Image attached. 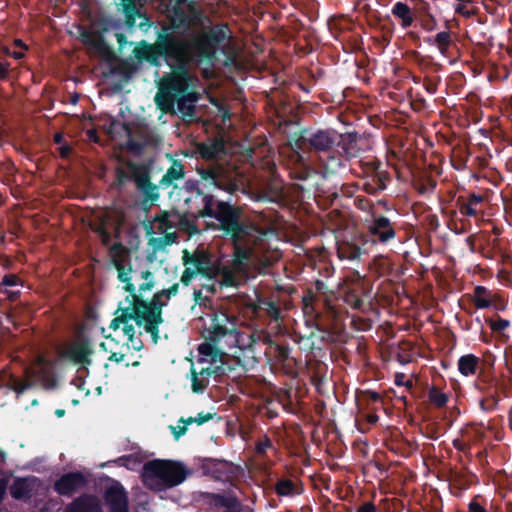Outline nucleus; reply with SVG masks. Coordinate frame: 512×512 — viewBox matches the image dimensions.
<instances>
[{
	"label": "nucleus",
	"mask_w": 512,
	"mask_h": 512,
	"mask_svg": "<svg viewBox=\"0 0 512 512\" xmlns=\"http://www.w3.org/2000/svg\"><path fill=\"white\" fill-rule=\"evenodd\" d=\"M192 475V471L178 461L155 459L143 466V482L154 491L175 487Z\"/></svg>",
	"instance_id": "6"
},
{
	"label": "nucleus",
	"mask_w": 512,
	"mask_h": 512,
	"mask_svg": "<svg viewBox=\"0 0 512 512\" xmlns=\"http://www.w3.org/2000/svg\"><path fill=\"white\" fill-rule=\"evenodd\" d=\"M94 353V349L90 339L82 338L74 341L64 351L63 357L71 360L74 364L81 365L84 369L92 364L91 356Z\"/></svg>",
	"instance_id": "20"
},
{
	"label": "nucleus",
	"mask_w": 512,
	"mask_h": 512,
	"mask_svg": "<svg viewBox=\"0 0 512 512\" xmlns=\"http://www.w3.org/2000/svg\"><path fill=\"white\" fill-rule=\"evenodd\" d=\"M259 309L265 312L271 319L277 321L280 319L281 309L279 305L267 298L259 299Z\"/></svg>",
	"instance_id": "47"
},
{
	"label": "nucleus",
	"mask_w": 512,
	"mask_h": 512,
	"mask_svg": "<svg viewBox=\"0 0 512 512\" xmlns=\"http://www.w3.org/2000/svg\"><path fill=\"white\" fill-rule=\"evenodd\" d=\"M185 0H177L176 4L169 9L168 20L175 29L186 31L191 28L194 20L204 17L194 4H189V13L182 7Z\"/></svg>",
	"instance_id": "16"
},
{
	"label": "nucleus",
	"mask_w": 512,
	"mask_h": 512,
	"mask_svg": "<svg viewBox=\"0 0 512 512\" xmlns=\"http://www.w3.org/2000/svg\"><path fill=\"white\" fill-rule=\"evenodd\" d=\"M114 125H121L123 130L126 132V134H127L126 147L129 151H131L133 153H137V154H140L143 152L145 145H146L145 142L137 141V140L133 139L132 129L128 123H119V122L113 120L111 123L110 131H112V127Z\"/></svg>",
	"instance_id": "41"
},
{
	"label": "nucleus",
	"mask_w": 512,
	"mask_h": 512,
	"mask_svg": "<svg viewBox=\"0 0 512 512\" xmlns=\"http://www.w3.org/2000/svg\"><path fill=\"white\" fill-rule=\"evenodd\" d=\"M356 208L361 211H369L373 208V202L364 196H357L354 200Z\"/></svg>",
	"instance_id": "59"
},
{
	"label": "nucleus",
	"mask_w": 512,
	"mask_h": 512,
	"mask_svg": "<svg viewBox=\"0 0 512 512\" xmlns=\"http://www.w3.org/2000/svg\"><path fill=\"white\" fill-rule=\"evenodd\" d=\"M185 177L184 166L181 161L174 160L159 181V186L163 189L170 187L174 181L182 180Z\"/></svg>",
	"instance_id": "33"
},
{
	"label": "nucleus",
	"mask_w": 512,
	"mask_h": 512,
	"mask_svg": "<svg viewBox=\"0 0 512 512\" xmlns=\"http://www.w3.org/2000/svg\"><path fill=\"white\" fill-rule=\"evenodd\" d=\"M351 173L360 179L359 188L368 195L377 196L385 191L392 181L389 165L377 157H362L351 165Z\"/></svg>",
	"instance_id": "7"
},
{
	"label": "nucleus",
	"mask_w": 512,
	"mask_h": 512,
	"mask_svg": "<svg viewBox=\"0 0 512 512\" xmlns=\"http://www.w3.org/2000/svg\"><path fill=\"white\" fill-rule=\"evenodd\" d=\"M138 300L146 317L145 331L151 335L153 342L157 343L159 339V325L164 321L162 310L167 303L162 300L158 293H155L149 302L140 295H138Z\"/></svg>",
	"instance_id": "13"
},
{
	"label": "nucleus",
	"mask_w": 512,
	"mask_h": 512,
	"mask_svg": "<svg viewBox=\"0 0 512 512\" xmlns=\"http://www.w3.org/2000/svg\"><path fill=\"white\" fill-rule=\"evenodd\" d=\"M191 373V389L194 393H202L208 387L209 382L196 373V367L192 364L190 368Z\"/></svg>",
	"instance_id": "49"
},
{
	"label": "nucleus",
	"mask_w": 512,
	"mask_h": 512,
	"mask_svg": "<svg viewBox=\"0 0 512 512\" xmlns=\"http://www.w3.org/2000/svg\"><path fill=\"white\" fill-rule=\"evenodd\" d=\"M393 16L400 20L403 29L409 28L414 22V15L408 4L404 2H396L391 10Z\"/></svg>",
	"instance_id": "36"
},
{
	"label": "nucleus",
	"mask_w": 512,
	"mask_h": 512,
	"mask_svg": "<svg viewBox=\"0 0 512 512\" xmlns=\"http://www.w3.org/2000/svg\"><path fill=\"white\" fill-rule=\"evenodd\" d=\"M274 489L276 494L281 497L294 496L299 494L296 484L287 478L279 479L275 483Z\"/></svg>",
	"instance_id": "45"
},
{
	"label": "nucleus",
	"mask_w": 512,
	"mask_h": 512,
	"mask_svg": "<svg viewBox=\"0 0 512 512\" xmlns=\"http://www.w3.org/2000/svg\"><path fill=\"white\" fill-rule=\"evenodd\" d=\"M198 352L201 355L198 364L205 362L220 364L222 362L225 365L227 354L223 352L221 344L215 341L205 340L204 343L199 345Z\"/></svg>",
	"instance_id": "25"
},
{
	"label": "nucleus",
	"mask_w": 512,
	"mask_h": 512,
	"mask_svg": "<svg viewBox=\"0 0 512 512\" xmlns=\"http://www.w3.org/2000/svg\"><path fill=\"white\" fill-rule=\"evenodd\" d=\"M437 186V181L428 174L420 175L413 180L414 189L421 195H431Z\"/></svg>",
	"instance_id": "38"
},
{
	"label": "nucleus",
	"mask_w": 512,
	"mask_h": 512,
	"mask_svg": "<svg viewBox=\"0 0 512 512\" xmlns=\"http://www.w3.org/2000/svg\"><path fill=\"white\" fill-rule=\"evenodd\" d=\"M340 140L335 148V153H338L342 158V169L345 167V161L356 158L360 152L357 144L356 134H340Z\"/></svg>",
	"instance_id": "28"
},
{
	"label": "nucleus",
	"mask_w": 512,
	"mask_h": 512,
	"mask_svg": "<svg viewBox=\"0 0 512 512\" xmlns=\"http://www.w3.org/2000/svg\"><path fill=\"white\" fill-rule=\"evenodd\" d=\"M273 448V444L271 439L264 435L261 439L257 440L255 443V451L256 454L260 457L264 456L268 449Z\"/></svg>",
	"instance_id": "53"
},
{
	"label": "nucleus",
	"mask_w": 512,
	"mask_h": 512,
	"mask_svg": "<svg viewBox=\"0 0 512 512\" xmlns=\"http://www.w3.org/2000/svg\"><path fill=\"white\" fill-rule=\"evenodd\" d=\"M373 263L380 274H388L391 271V264L384 255L376 256Z\"/></svg>",
	"instance_id": "54"
},
{
	"label": "nucleus",
	"mask_w": 512,
	"mask_h": 512,
	"mask_svg": "<svg viewBox=\"0 0 512 512\" xmlns=\"http://www.w3.org/2000/svg\"><path fill=\"white\" fill-rule=\"evenodd\" d=\"M103 499L109 512H129L128 495L120 482L113 481L105 489Z\"/></svg>",
	"instance_id": "21"
},
{
	"label": "nucleus",
	"mask_w": 512,
	"mask_h": 512,
	"mask_svg": "<svg viewBox=\"0 0 512 512\" xmlns=\"http://www.w3.org/2000/svg\"><path fill=\"white\" fill-rule=\"evenodd\" d=\"M188 207L187 213L190 214L193 218L199 219L198 211L202 209L204 203L201 200L197 202L185 203Z\"/></svg>",
	"instance_id": "63"
},
{
	"label": "nucleus",
	"mask_w": 512,
	"mask_h": 512,
	"mask_svg": "<svg viewBox=\"0 0 512 512\" xmlns=\"http://www.w3.org/2000/svg\"><path fill=\"white\" fill-rule=\"evenodd\" d=\"M480 496L474 497L468 505V512H488L486 508L478 501Z\"/></svg>",
	"instance_id": "64"
},
{
	"label": "nucleus",
	"mask_w": 512,
	"mask_h": 512,
	"mask_svg": "<svg viewBox=\"0 0 512 512\" xmlns=\"http://www.w3.org/2000/svg\"><path fill=\"white\" fill-rule=\"evenodd\" d=\"M485 321L489 325L491 330L497 333L506 330L510 326V321L503 319L501 317H498L496 320L492 318H487Z\"/></svg>",
	"instance_id": "52"
},
{
	"label": "nucleus",
	"mask_w": 512,
	"mask_h": 512,
	"mask_svg": "<svg viewBox=\"0 0 512 512\" xmlns=\"http://www.w3.org/2000/svg\"><path fill=\"white\" fill-rule=\"evenodd\" d=\"M480 363V358L474 354L463 355L457 362L458 371L465 377L476 375L480 368Z\"/></svg>",
	"instance_id": "35"
},
{
	"label": "nucleus",
	"mask_w": 512,
	"mask_h": 512,
	"mask_svg": "<svg viewBox=\"0 0 512 512\" xmlns=\"http://www.w3.org/2000/svg\"><path fill=\"white\" fill-rule=\"evenodd\" d=\"M493 295L485 286L478 285L474 288L473 303L477 309L490 308L493 304Z\"/></svg>",
	"instance_id": "39"
},
{
	"label": "nucleus",
	"mask_w": 512,
	"mask_h": 512,
	"mask_svg": "<svg viewBox=\"0 0 512 512\" xmlns=\"http://www.w3.org/2000/svg\"><path fill=\"white\" fill-rule=\"evenodd\" d=\"M126 301L129 302L127 307L118 308V310L121 311L119 318L121 319L122 324H126L129 323L130 320H134L137 326H145L146 317L142 312V307L139 305L138 295L127 296Z\"/></svg>",
	"instance_id": "26"
},
{
	"label": "nucleus",
	"mask_w": 512,
	"mask_h": 512,
	"mask_svg": "<svg viewBox=\"0 0 512 512\" xmlns=\"http://www.w3.org/2000/svg\"><path fill=\"white\" fill-rule=\"evenodd\" d=\"M130 180H132L131 174L129 175L121 166H117L115 169V180L113 182V187L117 190H122L125 184Z\"/></svg>",
	"instance_id": "50"
},
{
	"label": "nucleus",
	"mask_w": 512,
	"mask_h": 512,
	"mask_svg": "<svg viewBox=\"0 0 512 512\" xmlns=\"http://www.w3.org/2000/svg\"><path fill=\"white\" fill-rule=\"evenodd\" d=\"M339 138L340 133L334 129H305L297 141L300 147L317 155L318 170L324 178L335 175L342 169V158L335 153Z\"/></svg>",
	"instance_id": "4"
},
{
	"label": "nucleus",
	"mask_w": 512,
	"mask_h": 512,
	"mask_svg": "<svg viewBox=\"0 0 512 512\" xmlns=\"http://www.w3.org/2000/svg\"><path fill=\"white\" fill-rule=\"evenodd\" d=\"M440 83V77H429L426 76L423 80V86L429 94H435Z\"/></svg>",
	"instance_id": "57"
},
{
	"label": "nucleus",
	"mask_w": 512,
	"mask_h": 512,
	"mask_svg": "<svg viewBox=\"0 0 512 512\" xmlns=\"http://www.w3.org/2000/svg\"><path fill=\"white\" fill-rule=\"evenodd\" d=\"M64 512H103V509L97 496L82 494L67 504Z\"/></svg>",
	"instance_id": "27"
},
{
	"label": "nucleus",
	"mask_w": 512,
	"mask_h": 512,
	"mask_svg": "<svg viewBox=\"0 0 512 512\" xmlns=\"http://www.w3.org/2000/svg\"><path fill=\"white\" fill-rule=\"evenodd\" d=\"M292 162L289 172L292 179L306 181L317 172L298 151L293 152Z\"/></svg>",
	"instance_id": "29"
},
{
	"label": "nucleus",
	"mask_w": 512,
	"mask_h": 512,
	"mask_svg": "<svg viewBox=\"0 0 512 512\" xmlns=\"http://www.w3.org/2000/svg\"><path fill=\"white\" fill-rule=\"evenodd\" d=\"M88 480L80 471L62 474L53 484V490L60 496L71 497L86 487Z\"/></svg>",
	"instance_id": "18"
},
{
	"label": "nucleus",
	"mask_w": 512,
	"mask_h": 512,
	"mask_svg": "<svg viewBox=\"0 0 512 512\" xmlns=\"http://www.w3.org/2000/svg\"><path fill=\"white\" fill-rule=\"evenodd\" d=\"M472 3V0H462L457 3L455 6V13L463 16L464 18H470L477 13V10L474 8H469V4Z\"/></svg>",
	"instance_id": "51"
},
{
	"label": "nucleus",
	"mask_w": 512,
	"mask_h": 512,
	"mask_svg": "<svg viewBox=\"0 0 512 512\" xmlns=\"http://www.w3.org/2000/svg\"><path fill=\"white\" fill-rule=\"evenodd\" d=\"M125 23L128 27H133L136 24V18L140 17L139 10L134 5H128L125 8Z\"/></svg>",
	"instance_id": "55"
},
{
	"label": "nucleus",
	"mask_w": 512,
	"mask_h": 512,
	"mask_svg": "<svg viewBox=\"0 0 512 512\" xmlns=\"http://www.w3.org/2000/svg\"><path fill=\"white\" fill-rule=\"evenodd\" d=\"M315 300V295L311 290L307 292L306 295L303 296L302 302H303V310L304 313H313L314 307H313V301Z\"/></svg>",
	"instance_id": "60"
},
{
	"label": "nucleus",
	"mask_w": 512,
	"mask_h": 512,
	"mask_svg": "<svg viewBox=\"0 0 512 512\" xmlns=\"http://www.w3.org/2000/svg\"><path fill=\"white\" fill-rule=\"evenodd\" d=\"M82 40L85 44L92 46L102 56L110 57L113 55L111 47L107 44L101 33L84 31L82 33Z\"/></svg>",
	"instance_id": "32"
},
{
	"label": "nucleus",
	"mask_w": 512,
	"mask_h": 512,
	"mask_svg": "<svg viewBox=\"0 0 512 512\" xmlns=\"http://www.w3.org/2000/svg\"><path fill=\"white\" fill-rule=\"evenodd\" d=\"M37 371H31L32 375L42 381L45 385L52 386L55 383L53 367L51 363L43 356L37 357Z\"/></svg>",
	"instance_id": "34"
},
{
	"label": "nucleus",
	"mask_w": 512,
	"mask_h": 512,
	"mask_svg": "<svg viewBox=\"0 0 512 512\" xmlns=\"http://www.w3.org/2000/svg\"><path fill=\"white\" fill-rule=\"evenodd\" d=\"M475 389L481 394L479 407L484 412L498 408L500 402L499 382L491 375L480 374L474 383Z\"/></svg>",
	"instance_id": "14"
},
{
	"label": "nucleus",
	"mask_w": 512,
	"mask_h": 512,
	"mask_svg": "<svg viewBox=\"0 0 512 512\" xmlns=\"http://www.w3.org/2000/svg\"><path fill=\"white\" fill-rule=\"evenodd\" d=\"M226 372H227V368L225 365H223L222 362L220 364L209 363V365L206 367H201L200 369L196 368V373L199 374L200 376H202L203 378H206V380H208V382H210L211 376L214 375L216 377H219V376L225 375Z\"/></svg>",
	"instance_id": "46"
},
{
	"label": "nucleus",
	"mask_w": 512,
	"mask_h": 512,
	"mask_svg": "<svg viewBox=\"0 0 512 512\" xmlns=\"http://www.w3.org/2000/svg\"><path fill=\"white\" fill-rule=\"evenodd\" d=\"M202 500L215 509H224L225 512H253L248 506H244L236 496L221 493L202 492Z\"/></svg>",
	"instance_id": "19"
},
{
	"label": "nucleus",
	"mask_w": 512,
	"mask_h": 512,
	"mask_svg": "<svg viewBox=\"0 0 512 512\" xmlns=\"http://www.w3.org/2000/svg\"><path fill=\"white\" fill-rule=\"evenodd\" d=\"M199 157L207 162L196 166V172L204 181L205 188H215L233 194L240 190L238 172L230 163L220 161L226 154V145L221 138H209L195 146Z\"/></svg>",
	"instance_id": "3"
},
{
	"label": "nucleus",
	"mask_w": 512,
	"mask_h": 512,
	"mask_svg": "<svg viewBox=\"0 0 512 512\" xmlns=\"http://www.w3.org/2000/svg\"><path fill=\"white\" fill-rule=\"evenodd\" d=\"M218 273L221 275L220 284L225 287H237L239 285V281L237 279L236 273L232 267H219Z\"/></svg>",
	"instance_id": "48"
},
{
	"label": "nucleus",
	"mask_w": 512,
	"mask_h": 512,
	"mask_svg": "<svg viewBox=\"0 0 512 512\" xmlns=\"http://www.w3.org/2000/svg\"><path fill=\"white\" fill-rule=\"evenodd\" d=\"M247 337L245 342V334H240L228 315L222 313L215 314L212 318L211 326L204 331L205 340L215 341L219 344L224 340L225 344L229 347L237 346L241 349H252L256 343L255 334L252 333Z\"/></svg>",
	"instance_id": "8"
},
{
	"label": "nucleus",
	"mask_w": 512,
	"mask_h": 512,
	"mask_svg": "<svg viewBox=\"0 0 512 512\" xmlns=\"http://www.w3.org/2000/svg\"><path fill=\"white\" fill-rule=\"evenodd\" d=\"M197 275H200L199 270H195L189 265L185 266V269L181 275L180 282L183 286H189L193 280V278Z\"/></svg>",
	"instance_id": "56"
},
{
	"label": "nucleus",
	"mask_w": 512,
	"mask_h": 512,
	"mask_svg": "<svg viewBox=\"0 0 512 512\" xmlns=\"http://www.w3.org/2000/svg\"><path fill=\"white\" fill-rule=\"evenodd\" d=\"M169 66L172 70L162 77L159 90L154 98L157 107L164 113L174 110L177 97L196 92L193 77L186 66V56L179 61H174Z\"/></svg>",
	"instance_id": "5"
},
{
	"label": "nucleus",
	"mask_w": 512,
	"mask_h": 512,
	"mask_svg": "<svg viewBox=\"0 0 512 512\" xmlns=\"http://www.w3.org/2000/svg\"><path fill=\"white\" fill-rule=\"evenodd\" d=\"M398 235V224L383 214L372 213L365 221V232L359 235L363 247L388 246Z\"/></svg>",
	"instance_id": "9"
},
{
	"label": "nucleus",
	"mask_w": 512,
	"mask_h": 512,
	"mask_svg": "<svg viewBox=\"0 0 512 512\" xmlns=\"http://www.w3.org/2000/svg\"><path fill=\"white\" fill-rule=\"evenodd\" d=\"M178 31L169 22L161 25L156 33V41L166 40L170 50L181 55H189L197 64L214 65L219 54H227L233 38V32L227 22H217L203 26L188 42L175 35Z\"/></svg>",
	"instance_id": "1"
},
{
	"label": "nucleus",
	"mask_w": 512,
	"mask_h": 512,
	"mask_svg": "<svg viewBox=\"0 0 512 512\" xmlns=\"http://www.w3.org/2000/svg\"><path fill=\"white\" fill-rule=\"evenodd\" d=\"M182 263L189 265L195 270H199L200 275L212 279L218 274L219 267L212 263L211 254L204 249H196L190 253L187 249L183 250Z\"/></svg>",
	"instance_id": "15"
},
{
	"label": "nucleus",
	"mask_w": 512,
	"mask_h": 512,
	"mask_svg": "<svg viewBox=\"0 0 512 512\" xmlns=\"http://www.w3.org/2000/svg\"><path fill=\"white\" fill-rule=\"evenodd\" d=\"M425 42L431 46H435L439 53L446 58L452 55V49L456 46L449 30L438 32L435 36L428 37Z\"/></svg>",
	"instance_id": "31"
},
{
	"label": "nucleus",
	"mask_w": 512,
	"mask_h": 512,
	"mask_svg": "<svg viewBox=\"0 0 512 512\" xmlns=\"http://www.w3.org/2000/svg\"><path fill=\"white\" fill-rule=\"evenodd\" d=\"M127 167L131 172L132 181H134L137 189L143 195V208H149L154 202L158 201L160 197V186L151 182L150 168L148 165L128 161Z\"/></svg>",
	"instance_id": "11"
},
{
	"label": "nucleus",
	"mask_w": 512,
	"mask_h": 512,
	"mask_svg": "<svg viewBox=\"0 0 512 512\" xmlns=\"http://www.w3.org/2000/svg\"><path fill=\"white\" fill-rule=\"evenodd\" d=\"M183 188L188 193H191V196L185 199V203L197 202L198 200L204 203L202 209L198 211V216L200 217H209L217 221L221 214L229 212L236 207L228 201H215L213 195L204 193L196 180H187Z\"/></svg>",
	"instance_id": "10"
},
{
	"label": "nucleus",
	"mask_w": 512,
	"mask_h": 512,
	"mask_svg": "<svg viewBox=\"0 0 512 512\" xmlns=\"http://www.w3.org/2000/svg\"><path fill=\"white\" fill-rule=\"evenodd\" d=\"M362 248L357 244L343 241L338 244L337 253L340 259L356 260L360 258Z\"/></svg>",
	"instance_id": "40"
},
{
	"label": "nucleus",
	"mask_w": 512,
	"mask_h": 512,
	"mask_svg": "<svg viewBox=\"0 0 512 512\" xmlns=\"http://www.w3.org/2000/svg\"><path fill=\"white\" fill-rule=\"evenodd\" d=\"M427 397L429 403L438 409L446 407L449 401V395L434 385L428 389Z\"/></svg>",
	"instance_id": "44"
},
{
	"label": "nucleus",
	"mask_w": 512,
	"mask_h": 512,
	"mask_svg": "<svg viewBox=\"0 0 512 512\" xmlns=\"http://www.w3.org/2000/svg\"><path fill=\"white\" fill-rule=\"evenodd\" d=\"M177 210H163L159 214L155 215L154 221L159 224V228L163 231H167L176 228Z\"/></svg>",
	"instance_id": "43"
},
{
	"label": "nucleus",
	"mask_w": 512,
	"mask_h": 512,
	"mask_svg": "<svg viewBox=\"0 0 512 512\" xmlns=\"http://www.w3.org/2000/svg\"><path fill=\"white\" fill-rule=\"evenodd\" d=\"M126 252L127 249L121 242H115L110 247V253L113 256V265L118 272V280L125 283L123 289L129 293V296H132L137 295L136 287L131 282V277L129 276V273L132 271V267L129 265L128 270L126 271L124 264L119 259Z\"/></svg>",
	"instance_id": "22"
},
{
	"label": "nucleus",
	"mask_w": 512,
	"mask_h": 512,
	"mask_svg": "<svg viewBox=\"0 0 512 512\" xmlns=\"http://www.w3.org/2000/svg\"><path fill=\"white\" fill-rule=\"evenodd\" d=\"M21 282V279L16 274H5L0 284L5 287H14L19 285Z\"/></svg>",
	"instance_id": "61"
},
{
	"label": "nucleus",
	"mask_w": 512,
	"mask_h": 512,
	"mask_svg": "<svg viewBox=\"0 0 512 512\" xmlns=\"http://www.w3.org/2000/svg\"><path fill=\"white\" fill-rule=\"evenodd\" d=\"M12 390L18 395L23 394L27 389L32 387V383L28 381H20L12 376Z\"/></svg>",
	"instance_id": "58"
},
{
	"label": "nucleus",
	"mask_w": 512,
	"mask_h": 512,
	"mask_svg": "<svg viewBox=\"0 0 512 512\" xmlns=\"http://www.w3.org/2000/svg\"><path fill=\"white\" fill-rule=\"evenodd\" d=\"M273 358L277 365L281 366L283 372L291 377L298 375V362L291 356V349L288 345L277 344L271 341Z\"/></svg>",
	"instance_id": "24"
},
{
	"label": "nucleus",
	"mask_w": 512,
	"mask_h": 512,
	"mask_svg": "<svg viewBox=\"0 0 512 512\" xmlns=\"http://www.w3.org/2000/svg\"><path fill=\"white\" fill-rule=\"evenodd\" d=\"M484 202V197L480 194L470 193L467 197L459 195L455 200V206L459 213L464 217H476L478 215L477 207Z\"/></svg>",
	"instance_id": "30"
},
{
	"label": "nucleus",
	"mask_w": 512,
	"mask_h": 512,
	"mask_svg": "<svg viewBox=\"0 0 512 512\" xmlns=\"http://www.w3.org/2000/svg\"><path fill=\"white\" fill-rule=\"evenodd\" d=\"M199 461L202 474L217 481L229 478L233 472V463L223 459L201 458Z\"/></svg>",
	"instance_id": "23"
},
{
	"label": "nucleus",
	"mask_w": 512,
	"mask_h": 512,
	"mask_svg": "<svg viewBox=\"0 0 512 512\" xmlns=\"http://www.w3.org/2000/svg\"><path fill=\"white\" fill-rule=\"evenodd\" d=\"M242 210L234 207L220 215L214 229L222 231L233 245L232 268L239 274L246 273L255 247L262 243L265 234L256 225L241 219Z\"/></svg>",
	"instance_id": "2"
},
{
	"label": "nucleus",
	"mask_w": 512,
	"mask_h": 512,
	"mask_svg": "<svg viewBox=\"0 0 512 512\" xmlns=\"http://www.w3.org/2000/svg\"><path fill=\"white\" fill-rule=\"evenodd\" d=\"M477 424H471V428L473 429L472 432H468L467 435L469 436L470 440L474 442L481 441L485 438L484 431L478 427ZM482 427V424L480 425Z\"/></svg>",
	"instance_id": "62"
},
{
	"label": "nucleus",
	"mask_w": 512,
	"mask_h": 512,
	"mask_svg": "<svg viewBox=\"0 0 512 512\" xmlns=\"http://www.w3.org/2000/svg\"><path fill=\"white\" fill-rule=\"evenodd\" d=\"M199 100L198 92L186 93L177 97L175 104H177L179 112L184 116H192L195 111V103Z\"/></svg>",
	"instance_id": "37"
},
{
	"label": "nucleus",
	"mask_w": 512,
	"mask_h": 512,
	"mask_svg": "<svg viewBox=\"0 0 512 512\" xmlns=\"http://www.w3.org/2000/svg\"><path fill=\"white\" fill-rule=\"evenodd\" d=\"M177 224L176 227L187 233L189 236L200 234V230L195 222L196 218H189L186 213H180L177 211L176 215Z\"/></svg>",
	"instance_id": "42"
},
{
	"label": "nucleus",
	"mask_w": 512,
	"mask_h": 512,
	"mask_svg": "<svg viewBox=\"0 0 512 512\" xmlns=\"http://www.w3.org/2000/svg\"><path fill=\"white\" fill-rule=\"evenodd\" d=\"M133 53L139 61H146L155 67L161 65V59L170 65L174 61H179L183 58L181 55L171 51L168 43L163 39L152 44L143 41L142 46L136 47Z\"/></svg>",
	"instance_id": "12"
},
{
	"label": "nucleus",
	"mask_w": 512,
	"mask_h": 512,
	"mask_svg": "<svg viewBox=\"0 0 512 512\" xmlns=\"http://www.w3.org/2000/svg\"><path fill=\"white\" fill-rule=\"evenodd\" d=\"M42 486L43 481L36 476L15 477L9 487V493L15 500L27 502L39 492Z\"/></svg>",
	"instance_id": "17"
}]
</instances>
